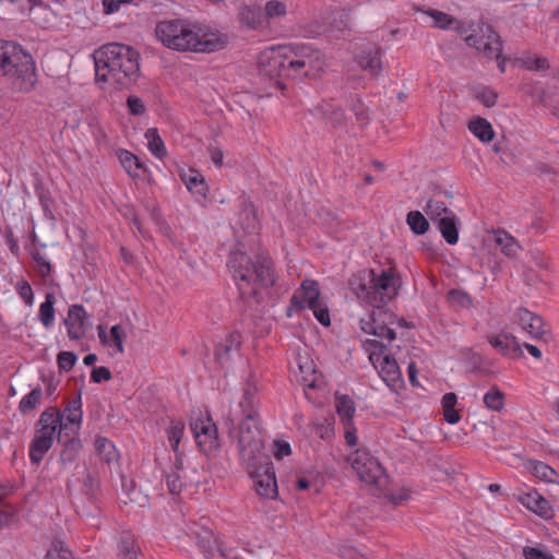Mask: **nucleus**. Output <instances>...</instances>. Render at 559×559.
<instances>
[{"label": "nucleus", "mask_w": 559, "mask_h": 559, "mask_svg": "<svg viewBox=\"0 0 559 559\" xmlns=\"http://www.w3.org/2000/svg\"><path fill=\"white\" fill-rule=\"evenodd\" d=\"M155 32L165 47L180 52H214L227 45L225 34L189 21H162Z\"/></svg>", "instance_id": "nucleus-1"}, {"label": "nucleus", "mask_w": 559, "mask_h": 559, "mask_svg": "<svg viewBox=\"0 0 559 559\" xmlns=\"http://www.w3.org/2000/svg\"><path fill=\"white\" fill-rule=\"evenodd\" d=\"M95 76L112 88L129 85L138 76L139 53L130 46L108 44L94 52Z\"/></svg>", "instance_id": "nucleus-2"}, {"label": "nucleus", "mask_w": 559, "mask_h": 559, "mask_svg": "<svg viewBox=\"0 0 559 559\" xmlns=\"http://www.w3.org/2000/svg\"><path fill=\"white\" fill-rule=\"evenodd\" d=\"M257 393V377L251 376L246 381L242 399L239 402V407L242 411L243 418L239 419L240 424L237 436L239 453H241L245 460L249 461H252L263 449V437L259 429L257 414L254 411Z\"/></svg>", "instance_id": "nucleus-3"}, {"label": "nucleus", "mask_w": 559, "mask_h": 559, "mask_svg": "<svg viewBox=\"0 0 559 559\" xmlns=\"http://www.w3.org/2000/svg\"><path fill=\"white\" fill-rule=\"evenodd\" d=\"M229 267L242 298L255 297L274 283L271 266L264 261L253 263L245 252H233Z\"/></svg>", "instance_id": "nucleus-4"}, {"label": "nucleus", "mask_w": 559, "mask_h": 559, "mask_svg": "<svg viewBox=\"0 0 559 559\" xmlns=\"http://www.w3.org/2000/svg\"><path fill=\"white\" fill-rule=\"evenodd\" d=\"M0 71L19 91H31L37 81L32 56L13 41L0 40Z\"/></svg>", "instance_id": "nucleus-5"}, {"label": "nucleus", "mask_w": 559, "mask_h": 559, "mask_svg": "<svg viewBox=\"0 0 559 559\" xmlns=\"http://www.w3.org/2000/svg\"><path fill=\"white\" fill-rule=\"evenodd\" d=\"M349 287L357 298L380 308L382 304H386L397 295L401 278L392 270L382 271L380 274L370 271L368 274L354 275Z\"/></svg>", "instance_id": "nucleus-6"}, {"label": "nucleus", "mask_w": 559, "mask_h": 559, "mask_svg": "<svg viewBox=\"0 0 559 559\" xmlns=\"http://www.w3.org/2000/svg\"><path fill=\"white\" fill-rule=\"evenodd\" d=\"M45 412L56 417V428L58 429L59 437L64 436L69 438L61 453V460L63 462H71L81 447L80 441L75 439V436L80 431L83 417L81 395L70 401L62 412L56 409H46Z\"/></svg>", "instance_id": "nucleus-7"}, {"label": "nucleus", "mask_w": 559, "mask_h": 559, "mask_svg": "<svg viewBox=\"0 0 559 559\" xmlns=\"http://www.w3.org/2000/svg\"><path fill=\"white\" fill-rule=\"evenodd\" d=\"M362 346L380 378L392 392L397 393L404 386V380L396 359L378 340H366Z\"/></svg>", "instance_id": "nucleus-8"}, {"label": "nucleus", "mask_w": 559, "mask_h": 559, "mask_svg": "<svg viewBox=\"0 0 559 559\" xmlns=\"http://www.w3.org/2000/svg\"><path fill=\"white\" fill-rule=\"evenodd\" d=\"M292 76L318 78L326 68L324 55L310 46L290 47V59L288 60Z\"/></svg>", "instance_id": "nucleus-9"}, {"label": "nucleus", "mask_w": 559, "mask_h": 559, "mask_svg": "<svg viewBox=\"0 0 559 559\" xmlns=\"http://www.w3.org/2000/svg\"><path fill=\"white\" fill-rule=\"evenodd\" d=\"M347 462L361 481L382 489L388 481L380 462L366 449H356L347 455Z\"/></svg>", "instance_id": "nucleus-10"}, {"label": "nucleus", "mask_w": 559, "mask_h": 559, "mask_svg": "<svg viewBox=\"0 0 559 559\" xmlns=\"http://www.w3.org/2000/svg\"><path fill=\"white\" fill-rule=\"evenodd\" d=\"M262 452L263 449L252 461L245 460L241 454L240 457L253 479V487L257 493L262 498L275 499L278 490L274 467L267 461L261 462Z\"/></svg>", "instance_id": "nucleus-11"}, {"label": "nucleus", "mask_w": 559, "mask_h": 559, "mask_svg": "<svg viewBox=\"0 0 559 559\" xmlns=\"http://www.w3.org/2000/svg\"><path fill=\"white\" fill-rule=\"evenodd\" d=\"M292 304L299 309H310L322 325L331 324L329 309L320 299V290L316 281H304L300 288L294 293Z\"/></svg>", "instance_id": "nucleus-12"}, {"label": "nucleus", "mask_w": 559, "mask_h": 559, "mask_svg": "<svg viewBox=\"0 0 559 559\" xmlns=\"http://www.w3.org/2000/svg\"><path fill=\"white\" fill-rule=\"evenodd\" d=\"M289 59L290 46H272L260 52L258 66L261 74L270 79L292 76Z\"/></svg>", "instance_id": "nucleus-13"}, {"label": "nucleus", "mask_w": 559, "mask_h": 559, "mask_svg": "<svg viewBox=\"0 0 559 559\" xmlns=\"http://www.w3.org/2000/svg\"><path fill=\"white\" fill-rule=\"evenodd\" d=\"M57 432L56 417L48 412H43L38 420V429L29 444V459L33 463L38 464L43 460L52 447Z\"/></svg>", "instance_id": "nucleus-14"}, {"label": "nucleus", "mask_w": 559, "mask_h": 559, "mask_svg": "<svg viewBox=\"0 0 559 559\" xmlns=\"http://www.w3.org/2000/svg\"><path fill=\"white\" fill-rule=\"evenodd\" d=\"M426 214L438 225L442 237L449 245H455L459 241L457 218L443 202L430 200L426 206Z\"/></svg>", "instance_id": "nucleus-15"}, {"label": "nucleus", "mask_w": 559, "mask_h": 559, "mask_svg": "<svg viewBox=\"0 0 559 559\" xmlns=\"http://www.w3.org/2000/svg\"><path fill=\"white\" fill-rule=\"evenodd\" d=\"M514 322L532 340L549 342L551 333L544 319L526 308H518L513 314Z\"/></svg>", "instance_id": "nucleus-16"}, {"label": "nucleus", "mask_w": 559, "mask_h": 559, "mask_svg": "<svg viewBox=\"0 0 559 559\" xmlns=\"http://www.w3.org/2000/svg\"><path fill=\"white\" fill-rule=\"evenodd\" d=\"M190 427L202 452L213 454L219 449L217 428L210 416H201L194 419Z\"/></svg>", "instance_id": "nucleus-17"}, {"label": "nucleus", "mask_w": 559, "mask_h": 559, "mask_svg": "<svg viewBox=\"0 0 559 559\" xmlns=\"http://www.w3.org/2000/svg\"><path fill=\"white\" fill-rule=\"evenodd\" d=\"M465 41L469 47L477 49L487 58L498 59L500 57L501 40L490 26L484 25L479 27L477 33L466 36Z\"/></svg>", "instance_id": "nucleus-18"}, {"label": "nucleus", "mask_w": 559, "mask_h": 559, "mask_svg": "<svg viewBox=\"0 0 559 559\" xmlns=\"http://www.w3.org/2000/svg\"><path fill=\"white\" fill-rule=\"evenodd\" d=\"M382 314L386 316L380 308L372 310L366 317L361 318L360 329L364 333L372 335V340H378L381 344H383L384 341L391 343L396 338V334L392 328L377 322V317Z\"/></svg>", "instance_id": "nucleus-19"}, {"label": "nucleus", "mask_w": 559, "mask_h": 559, "mask_svg": "<svg viewBox=\"0 0 559 559\" xmlns=\"http://www.w3.org/2000/svg\"><path fill=\"white\" fill-rule=\"evenodd\" d=\"M489 344L502 356L515 359L523 356L522 345L511 333H497L488 336Z\"/></svg>", "instance_id": "nucleus-20"}, {"label": "nucleus", "mask_w": 559, "mask_h": 559, "mask_svg": "<svg viewBox=\"0 0 559 559\" xmlns=\"http://www.w3.org/2000/svg\"><path fill=\"white\" fill-rule=\"evenodd\" d=\"M519 501L525 507L527 510L537 514L538 516L548 520L554 516V509L550 506L549 501L544 498L536 490H532L519 496Z\"/></svg>", "instance_id": "nucleus-21"}, {"label": "nucleus", "mask_w": 559, "mask_h": 559, "mask_svg": "<svg viewBox=\"0 0 559 559\" xmlns=\"http://www.w3.org/2000/svg\"><path fill=\"white\" fill-rule=\"evenodd\" d=\"M86 311L80 305H73L69 308L64 325L70 340H80L85 334Z\"/></svg>", "instance_id": "nucleus-22"}, {"label": "nucleus", "mask_w": 559, "mask_h": 559, "mask_svg": "<svg viewBox=\"0 0 559 559\" xmlns=\"http://www.w3.org/2000/svg\"><path fill=\"white\" fill-rule=\"evenodd\" d=\"M525 469L531 473L537 480L545 484L555 485V495L559 496V474L548 464L536 461L527 460L524 463Z\"/></svg>", "instance_id": "nucleus-23"}, {"label": "nucleus", "mask_w": 559, "mask_h": 559, "mask_svg": "<svg viewBox=\"0 0 559 559\" xmlns=\"http://www.w3.org/2000/svg\"><path fill=\"white\" fill-rule=\"evenodd\" d=\"M241 344V337L238 332L228 333L222 338L215 349V358L222 366H226L228 361L238 353Z\"/></svg>", "instance_id": "nucleus-24"}, {"label": "nucleus", "mask_w": 559, "mask_h": 559, "mask_svg": "<svg viewBox=\"0 0 559 559\" xmlns=\"http://www.w3.org/2000/svg\"><path fill=\"white\" fill-rule=\"evenodd\" d=\"M425 15L431 19V25L440 29H453L459 34L467 32V26L461 20L453 17L452 15L439 11V10H427L423 12Z\"/></svg>", "instance_id": "nucleus-25"}, {"label": "nucleus", "mask_w": 559, "mask_h": 559, "mask_svg": "<svg viewBox=\"0 0 559 559\" xmlns=\"http://www.w3.org/2000/svg\"><path fill=\"white\" fill-rule=\"evenodd\" d=\"M97 334L103 345L115 347L116 352L119 354L124 353L123 343L127 338V332L120 324L111 326L109 333H107L104 325H98Z\"/></svg>", "instance_id": "nucleus-26"}, {"label": "nucleus", "mask_w": 559, "mask_h": 559, "mask_svg": "<svg viewBox=\"0 0 559 559\" xmlns=\"http://www.w3.org/2000/svg\"><path fill=\"white\" fill-rule=\"evenodd\" d=\"M180 178L183 181L187 189L199 200H203L207 195L209 187L204 176L195 170L188 169L180 174Z\"/></svg>", "instance_id": "nucleus-27"}, {"label": "nucleus", "mask_w": 559, "mask_h": 559, "mask_svg": "<svg viewBox=\"0 0 559 559\" xmlns=\"http://www.w3.org/2000/svg\"><path fill=\"white\" fill-rule=\"evenodd\" d=\"M294 365L297 367L300 381L304 385L312 388L318 380L316 364L305 352L298 353L295 357Z\"/></svg>", "instance_id": "nucleus-28"}, {"label": "nucleus", "mask_w": 559, "mask_h": 559, "mask_svg": "<svg viewBox=\"0 0 559 559\" xmlns=\"http://www.w3.org/2000/svg\"><path fill=\"white\" fill-rule=\"evenodd\" d=\"M239 21L241 24L252 29L263 28L266 26L263 12L255 4H243L239 9Z\"/></svg>", "instance_id": "nucleus-29"}, {"label": "nucleus", "mask_w": 559, "mask_h": 559, "mask_svg": "<svg viewBox=\"0 0 559 559\" xmlns=\"http://www.w3.org/2000/svg\"><path fill=\"white\" fill-rule=\"evenodd\" d=\"M493 240L501 252L509 258H516L521 251V246L516 239L504 230H496L493 233Z\"/></svg>", "instance_id": "nucleus-30"}, {"label": "nucleus", "mask_w": 559, "mask_h": 559, "mask_svg": "<svg viewBox=\"0 0 559 559\" xmlns=\"http://www.w3.org/2000/svg\"><path fill=\"white\" fill-rule=\"evenodd\" d=\"M357 63L362 70L369 72L371 75L379 74L382 68L380 51L378 49H372L361 52L357 56Z\"/></svg>", "instance_id": "nucleus-31"}, {"label": "nucleus", "mask_w": 559, "mask_h": 559, "mask_svg": "<svg viewBox=\"0 0 559 559\" xmlns=\"http://www.w3.org/2000/svg\"><path fill=\"white\" fill-rule=\"evenodd\" d=\"M144 138L147 142V150L158 159L167 156V148L156 128H150L145 131Z\"/></svg>", "instance_id": "nucleus-32"}, {"label": "nucleus", "mask_w": 559, "mask_h": 559, "mask_svg": "<svg viewBox=\"0 0 559 559\" xmlns=\"http://www.w3.org/2000/svg\"><path fill=\"white\" fill-rule=\"evenodd\" d=\"M469 132L481 142H490L493 139L495 131L490 122L485 118H475L468 123Z\"/></svg>", "instance_id": "nucleus-33"}, {"label": "nucleus", "mask_w": 559, "mask_h": 559, "mask_svg": "<svg viewBox=\"0 0 559 559\" xmlns=\"http://www.w3.org/2000/svg\"><path fill=\"white\" fill-rule=\"evenodd\" d=\"M55 296L51 293L46 294L45 301L40 304L38 309V319L45 329H50L55 324Z\"/></svg>", "instance_id": "nucleus-34"}, {"label": "nucleus", "mask_w": 559, "mask_h": 559, "mask_svg": "<svg viewBox=\"0 0 559 559\" xmlns=\"http://www.w3.org/2000/svg\"><path fill=\"white\" fill-rule=\"evenodd\" d=\"M335 408L342 424L353 421L356 406L354 401L348 395H336Z\"/></svg>", "instance_id": "nucleus-35"}, {"label": "nucleus", "mask_w": 559, "mask_h": 559, "mask_svg": "<svg viewBox=\"0 0 559 559\" xmlns=\"http://www.w3.org/2000/svg\"><path fill=\"white\" fill-rule=\"evenodd\" d=\"M95 449L100 459L107 463L116 462L119 457V452L115 444L105 437L96 438Z\"/></svg>", "instance_id": "nucleus-36"}, {"label": "nucleus", "mask_w": 559, "mask_h": 559, "mask_svg": "<svg viewBox=\"0 0 559 559\" xmlns=\"http://www.w3.org/2000/svg\"><path fill=\"white\" fill-rule=\"evenodd\" d=\"M118 158L124 170L129 176L136 178L140 176L142 164L139 158L127 150H120L118 152Z\"/></svg>", "instance_id": "nucleus-37"}, {"label": "nucleus", "mask_w": 559, "mask_h": 559, "mask_svg": "<svg viewBox=\"0 0 559 559\" xmlns=\"http://www.w3.org/2000/svg\"><path fill=\"white\" fill-rule=\"evenodd\" d=\"M118 555L120 559H136L138 546L131 534L126 533L121 535L118 544Z\"/></svg>", "instance_id": "nucleus-38"}, {"label": "nucleus", "mask_w": 559, "mask_h": 559, "mask_svg": "<svg viewBox=\"0 0 559 559\" xmlns=\"http://www.w3.org/2000/svg\"><path fill=\"white\" fill-rule=\"evenodd\" d=\"M485 406L492 412H500L504 407V394L492 386L483 397Z\"/></svg>", "instance_id": "nucleus-39"}, {"label": "nucleus", "mask_w": 559, "mask_h": 559, "mask_svg": "<svg viewBox=\"0 0 559 559\" xmlns=\"http://www.w3.org/2000/svg\"><path fill=\"white\" fill-rule=\"evenodd\" d=\"M183 431L185 425L180 420L170 421L168 428L166 429L168 442L175 453L178 452L179 443L182 439Z\"/></svg>", "instance_id": "nucleus-40"}, {"label": "nucleus", "mask_w": 559, "mask_h": 559, "mask_svg": "<svg viewBox=\"0 0 559 559\" xmlns=\"http://www.w3.org/2000/svg\"><path fill=\"white\" fill-rule=\"evenodd\" d=\"M406 223L416 235H424L429 228L427 218L419 211H411L406 216Z\"/></svg>", "instance_id": "nucleus-41"}, {"label": "nucleus", "mask_w": 559, "mask_h": 559, "mask_svg": "<svg viewBox=\"0 0 559 559\" xmlns=\"http://www.w3.org/2000/svg\"><path fill=\"white\" fill-rule=\"evenodd\" d=\"M287 13V7L285 2L280 0H270L265 3L264 13L265 24H267L269 20H280L283 19Z\"/></svg>", "instance_id": "nucleus-42"}, {"label": "nucleus", "mask_w": 559, "mask_h": 559, "mask_svg": "<svg viewBox=\"0 0 559 559\" xmlns=\"http://www.w3.org/2000/svg\"><path fill=\"white\" fill-rule=\"evenodd\" d=\"M15 292L19 295V297L28 306L32 307L35 301V295L34 292L29 285V283L21 278L16 282L14 285Z\"/></svg>", "instance_id": "nucleus-43"}, {"label": "nucleus", "mask_w": 559, "mask_h": 559, "mask_svg": "<svg viewBox=\"0 0 559 559\" xmlns=\"http://www.w3.org/2000/svg\"><path fill=\"white\" fill-rule=\"evenodd\" d=\"M41 390L34 389L28 394L22 397L19 404V408L22 413H27L34 409L40 402Z\"/></svg>", "instance_id": "nucleus-44"}, {"label": "nucleus", "mask_w": 559, "mask_h": 559, "mask_svg": "<svg viewBox=\"0 0 559 559\" xmlns=\"http://www.w3.org/2000/svg\"><path fill=\"white\" fill-rule=\"evenodd\" d=\"M448 300L451 305L460 308H469L472 306V298L466 293L457 289L449 292Z\"/></svg>", "instance_id": "nucleus-45"}, {"label": "nucleus", "mask_w": 559, "mask_h": 559, "mask_svg": "<svg viewBox=\"0 0 559 559\" xmlns=\"http://www.w3.org/2000/svg\"><path fill=\"white\" fill-rule=\"evenodd\" d=\"M32 258H33L34 262L36 263L38 273L44 277L49 275V273L51 271V263L48 260V258L46 257V254L38 250H35L32 253Z\"/></svg>", "instance_id": "nucleus-46"}, {"label": "nucleus", "mask_w": 559, "mask_h": 559, "mask_svg": "<svg viewBox=\"0 0 559 559\" xmlns=\"http://www.w3.org/2000/svg\"><path fill=\"white\" fill-rule=\"evenodd\" d=\"M78 361V356L73 352H61L57 357L60 370L69 371Z\"/></svg>", "instance_id": "nucleus-47"}, {"label": "nucleus", "mask_w": 559, "mask_h": 559, "mask_svg": "<svg viewBox=\"0 0 559 559\" xmlns=\"http://www.w3.org/2000/svg\"><path fill=\"white\" fill-rule=\"evenodd\" d=\"M45 559H70V551L62 543H55L47 551Z\"/></svg>", "instance_id": "nucleus-48"}, {"label": "nucleus", "mask_w": 559, "mask_h": 559, "mask_svg": "<svg viewBox=\"0 0 559 559\" xmlns=\"http://www.w3.org/2000/svg\"><path fill=\"white\" fill-rule=\"evenodd\" d=\"M523 556L525 559H554L551 552L539 547H524Z\"/></svg>", "instance_id": "nucleus-49"}, {"label": "nucleus", "mask_w": 559, "mask_h": 559, "mask_svg": "<svg viewBox=\"0 0 559 559\" xmlns=\"http://www.w3.org/2000/svg\"><path fill=\"white\" fill-rule=\"evenodd\" d=\"M322 112L323 116L334 126H341L344 120L343 111L340 108H334L332 105H328Z\"/></svg>", "instance_id": "nucleus-50"}, {"label": "nucleus", "mask_w": 559, "mask_h": 559, "mask_svg": "<svg viewBox=\"0 0 559 559\" xmlns=\"http://www.w3.org/2000/svg\"><path fill=\"white\" fill-rule=\"evenodd\" d=\"M522 64L525 69L536 71L545 70L547 68V61L545 59L532 56L522 59Z\"/></svg>", "instance_id": "nucleus-51"}, {"label": "nucleus", "mask_w": 559, "mask_h": 559, "mask_svg": "<svg viewBox=\"0 0 559 559\" xmlns=\"http://www.w3.org/2000/svg\"><path fill=\"white\" fill-rule=\"evenodd\" d=\"M127 105L130 114L132 115H143L145 112V106L141 98L136 96H130L127 99Z\"/></svg>", "instance_id": "nucleus-52"}, {"label": "nucleus", "mask_w": 559, "mask_h": 559, "mask_svg": "<svg viewBox=\"0 0 559 559\" xmlns=\"http://www.w3.org/2000/svg\"><path fill=\"white\" fill-rule=\"evenodd\" d=\"M477 98L486 106L492 107L497 103V94L490 88H484L477 94Z\"/></svg>", "instance_id": "nucleus-53"}, {"label": "nucleus", "mask_w": 559, "mask_h": 559, "mask_svg": "<svg viewBox=\"0 0 559 559\" xmlns=\"http://www.w3.org/2000/svg\"><path fill=\"white\" fill-rule=\"evenodd\" d=\"M166 484L171 493L180 492V490L183 486V483H182L180 476L176 473H171L166 476Z\"/></svg>", "instance_id": "nucleus-54"}, {"label": "nucleus", "mask_w": 559, "mask_h": 559, "mask_svg": "<svg viewBox=\"0 0 559 559\" xmlns=\"http://www.w3.org/2000/svg\"><path fill=\"white\" fill-rule=\"evenodd\" d=\"M111 378V373L106 367H97L94 368L91 374V379L95 383H99L102 381H108Z\"/></svg>", "instance_id": "nucleus-55"}, {"label": "nucleus", "mask_w": 559, "mask_h": 559, "mask_svg": "<svg viewBox=\"0 0 559 559\" xmlns=\"http://www.w3.org/2000/svg\"><path fill=\"white\" fill-rule=\"evenodd\" d=\"M344 426V437L345 441L348 445L355 447L357 444V435H356V428L352 423H345Z\"/></svg>", "instance_id": "nucleus-56"}, {"label": "nucleus", "mask_w": 559, "mask_h": 559, "mask_svg": "<svg viewBox=\"0 0 559 559\" xmlns=\"http://www.w3.org/2000/svg\"><path fill=\"white\" fill-rule=\"evenodd\" d=\"M207 153H209V156H210L211 160L213 162V164L216 167L221 168L223 166V160H224L223 150L218 146L211 145L207 148Z\"/></svg>", "instance_id": "nucleus-57"}, {"label": "nucleus", "mask_w": 559, "mask_h": 559, "mask_svg": "<svg viewBox=\"0 0 559 559\" xmlns=\"http://www.w3.org/2000/svg\"><path fill=\"white\" fill-rule=\"evenodd\" d=\"M292 453L290 444L286 441H275V456L276 459H283Z\"/></svg>", "instance_id": "nucleus-58"}, {"label": "nucleus", "mask_w": 559, "mask_h": 559, "mask_svg": "<svg viewBox=\"0 0 559 559\" xmlns=\"http://www.w3.org/2000/svg\"><path fill=\"white\" fill-rule=\"evenodd\" d=\"M130 1L131 0H103V4L106 13H114L119 10L121 4Z\"/></svg>", "instance_id": "nucleus-59"}, {"label": "nucleus", "mask_w": 559, "mask_h": 559, "mask_svg": "<svg viewBox=\"0 0 559 559\" xmlns=\"http://www.w3.org/2000/svg\"><path fill=\"white\" fill-rule=\"evenodd\" d=\"M409 497H411V491L405 488L397 490L395 492H392L390 496V498L394 504H399L402 501L409 499Z\"/></svg>", "instance_id": "nucleus-60"}, {"label": "nucleus", "mask_w": 559, "mask_h": 559, "mask_svg": "<svg viewBox=\"0 0 559 559\" xmlns=\"http://www.w3.org/2000/svg\"><path fill=\"white\" fill-rule=\"evenodd\" d=\"M443 416L447 423L454 425L461 419L459 412L455 408H444Z\"/></svg>", "instance_id": "nucleus-61"}, {"label": "nucleus", "mask_w": 559, "mask_h": 559, "mask_svg": "<svg viewBox=\"0 0 559 559\" xmlns=\"http://www.w3.org/2000/svg\"><path fill=\"white\" fill-rule=\"evenodd\" d=\"M358 121L364 122L369 118V110L362 104L358 103L353 108Z\"/></svg>", "instance_id": "nucleus-62"}, {"label": "nucleus", "mask_w": 559, "mask_h": 559, "mask_svg": "<svg viewBox=\"0 0 559 559\" xmlns=\"http://www.w3.org/2000/svg\"><path fill=\"white\" fill-rule=\"evenodd\" d=\"M195 534L198 535L200 547L205 551V544H210L213 540L211 531L203 530L202 533L195 532Z\"/></svg>", "instance_id": "nucleus-63"}, {"label": "nucleus", "mask_w": 559, "mask_h": 559, "mask_svg": "<svg viewBox=\"0 0 559 559\" xmlns=\"http://www.w3.org/2000/svg\"><path fill=\"white\" fill-rule=\"evenodd\" d=\"M457 397L454 393H447L443 395L441 404L442 408H455Z\"/></svg>", "instance_id": "nucleus-64"}]
</instances>
